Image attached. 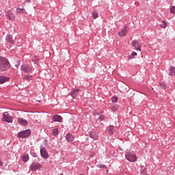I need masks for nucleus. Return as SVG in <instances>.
<instances>
[{
	"mask_svg": "<svg viewBox=\"0 0 175 175\" xmlns=\"http://www.w3.org/2000/svg\"><path fill=\"white\" fill-rule=\"evenodd\" d=\"M10 68L9 65V61L5 57H0V70L1 72H5Z\"/></svg>",
	"mask_w": 175,
	"mask_h": 175,
	"instance_id": "nucleus-1",
	"label": "nucleus"
},
{
	"mask_svg": "<svg viewBox=\"0 0 175 175\" xmlns=\"http://www.w3.org/2000/svg\"><path fill=\"white\" fill-rule=\"evenodd\" d=\"M126 159L129 162H136L137 157H136V154L133 152H127L125 154Z\"/></svg>",
	"mask_w": 175,
	"mask_h": 175,
	"instance_id": "nucleus-2",
	"label": "nucleus"
},
{
	"mask_svg": "<svg viewBox=\"0 0 175 175\" xmlns=\"http://www.w3.org/2000/svg\"><path fill=\"white\" fill-rule=\"evenodd\" d=\"M31 135V131L29 130H25L23 131H20L18 133V137L19 139H25V137H28Z\"/></svg>",
	"mask_w": 175,
	"mask_h": 175,
	"instance_id": "nucleus-3",
	"label": "nucleus"
},
{
	"mask_svg": "<svg viewBox=\"0 0 175 175\" xmlns=\"http://www.w3.org/2000/svg\"><path fill=\"white\" fill-rule=\"evenodd\" d=\"M3 121H5V122H13V118L9 116L8 112H4L3 115Z\"/></svg>",
	"mask_w": 175,
	"mask_h": 175,
	"instance_id": "nucleus-4",
	"label": "nucleus"
},
{
	"mask_svg": "<svg viewBox=\"0 0 175 175\" xmlns=\"http://www.w3.org/2000/svg\"><path fill=\"white\" fill-rule=\"evenodd\" d=\"M31 170H40L42 169V164L39 163L34 162L30 166Z\"/></svg>",
	"mask_w": 175,
	"mask_h": 175,
	"instance_id": "nucleus-5",
	"label": "nucleus"
},
{
	"mask_svg": "<svg viewBox=\"0 0 175 175\" xmlns=\"http://www.w3.org/2000/svg\"><path fill=\"white\" fill-rule=\"evenodd\" d=\"M40 154L41 157L44 158V159H49V153L47 152V150H46V148L44 147L40 148Z\"/></svg>",
	"mask_w": 175,
	"mask_h": 175,
	"instance_id": "nucleus-6",
	"label": "nucleus"
},
{
	"mask_svg": "<svg viewBox=\"0 0 175 175\" xmlns=\"http://www.w3.org/2000/svg\"><path fill=\"white\" fill-rule=\"evenodd\" d=\"M5 16L8 20H10V21H14V20H16V16L11 11L6 12Z\"/></svg>",
	"mask_w": 175,
	"mask_h": 175,
	"instance_id": "nucleus-7",
	"label": "nucleus"
},
{
	"mask_svg": "<svg viewBox=\"0 0 175 175\" xmlns=\"http://www.w3.org/2000/svg\"><path fill=\"white\" fill-rule=\"evenodd\" d=\"M21 70L26 73H29L32 71V68L29 65L25 64L21 66Z\"/></svg>",
	"mask_w": 175,
	"mask_h": 175,
	"instance_id": "nucleus-8",
	"label": "nucleus"
},
{
	"mask_svg": "<svg viewBox=\"0 0 175 175\" xmlns=\"http://www.w3.org/2000/svg\"><path fill=\"white\" fill-rule=\"evenodd\" d=\"M132 46L135 47V50H138L139 51H142V49L140 48V43L137 40H133Z\"/></svg>",
	"mask_w": 175,
	"mask_h": 175,
	"instance_id": "nucleus-9",
	"label": "nucleus"
},
{
	"mask_svg": "<svg viewBox=\"0 0 175 175\" xmlns=\"http://www.w3.org/2000/svg\"><path fill=\"white\" fill-rule=\"evenodd\" d=\"M128 31H129L128 27L124 26L123 29L121 31L118 32V35L120 36H125L126 33H128Z\"/></svg>",
	"mask_w": 175,
	"mask_h": 175,
	"instance_id": "nucleus-10",
	"label": "nucleus"
},
{
	"mask_svg": "<svg viewBox=\"0 0 175 175\" xmlns=\"http://www.w3.org/2000/svg\"><path fill=\"white\" fill-rule=\"evenodd\" d=\"M66 139L67 142L70 143L71 142H73V140H75V137L73 136V135L68 133L66 136Z\"/></svg>",
	"mask_w": 175,
	"mask_h": 175,
	"instance_id": "nucleus-11",
	"label": "nucleus"
},
{
	"mask_svg": "<svg viewBox=\"0 0 175 175\" xmlns=\"http://www.w3.org/2000/svg\"><path fill=\"white\" fill-rule=\"evenodd\" d=\"M18 122L21 124V125H23V126L28 125V122L21 118H18Z\"/></svg>",
	"mask_w": 175,
	"mask_h": 175,
	"instance_id": "nucleus-12",
	"label": "nucleus"
},
{
	"mask_svg": "<svg viewBox=\"0 0 175 175\" xmlns=\"http://www.w3.org/2000/svg\"><path fill=\"white\" fill-rule=\"evenodd\" d=\"M52 120H53L55 122H61V121L62 120V117L59 115H55L53 116Z\"/></svg>",
	"mask_w": 175,
	"mask_h": 175,
	"instance_id": "nucleus-13",
	"label": "nucleus"
},
{
	"mask_svg": "<svg viewBox=\"0 0 175 175\" xmlns=\"http://www.w3.org/2000/svg\"><path fill=\"white\" fill-rule=\"evenodd\" d=\"M9 77L0 76V84H3V83H6V81H9Z\"/></svg>",
	"mask_w": 175,
	"mask_h": 175,
	"instance_id": "nucleus-14",
	"label": "nucleus"
},
{
	"mask_svg": "<svg viewBox=\"0 0 175 175\" xmlns=\"http://www.w3.org/2000/svg\"><path fill=\"white\" fill-rule=\"evenodd\" d=\"M6 40L11 43V44H14V40L13 39V36L12 35H8L6 37Z\"/></svg>",
	"mask_w": 175,
	"mask_h": 175,
	"instance_id": "nucleus-15",
	"label": "nucleus"
},
{
	"mask_svg": "<svg viewBox=\"0 0 175 175\" xmlns=\"http://www.w3.org/2000/svg\"><path fill=\"white\" fill-rule=\"evenodd\" d=\"M79 90H72L70 92L71 96L73 98H76L79 94Z\"/></svg>",
	"mask_w": 175,
	"mask_h": 175,
	"instance_id": "nucleus-16",
	"label": "nucleus"
},
{
	"mask_svg": "<svg viewBox=\"0 0 175 175\" xmlns=\"http://www.w3.org/2000/svg\"><path fill=\"white\" fill-rule=\"evenodd\" d=\"M169 76H175V68L173 66H171L170 68V72L168 73Z\"/></svg>",
	"mask_w": 175,
	"mask_h": 175,
	"instance_id": "nucleus-17",
	"label": "nucleus"
},
{
	"mask_svg": "<svg viewBox=\"0 0 175 175\" xmlns=\"http://www.w3.org/2000/svg\"><path fill=\"white\" fill-rule=\"evenodd\" d=\"M21 158L23 162H28V160L29 159V156H28V154H24L21 157Z\"/></svg>",
	"mask_w": 175,
	"mask_h": 175,
	"instance_id": "nucleus-18",
	"label": "nucleus"
},
{
	"mask_svg": "<svg viewBox=\"0 0 175 175\" xmlns=\"http://www.w3.org/2000/svg\"><path fill=\"white\" fill-rule=\"evenodd\" d=\"M136 55H137V53L133 51L131 55H129V59H133Z\"/></svg>",
	"mask_w": 175,
	"mask_h": 175,
	"instance_id": "nucleus-19",
	"label": "nucleus"
},
{
	"mask_svg": "<svg viewBox=\"0 0 175 175\" xmlns=\"http://www.w3.org/2000/svg\"><path fill=\"white\" fill-rule=\"evenodd\" d=\"M109 133L113 135L114 133V127L113 126H109Z\"/></svg>",
	"mask_w": 175,
	"mask_h": 175,
	"instance_id": "nucleus-20",
	"label": "nucleus"
},
{
	"mask_svg": "<svg viewBox=\"0 0 175 175\" xmlns=\"http://www.w3.org/2000/svg\"><path fill=\"white\" fill-rule=\"evenodd\" d=\"M23 80H27V81H31V80H32V77L25 75L23 77Z\"/></svg>",
	"mask_w": 175,
	"mask_h": 175,
	"instance_id": "nucleus-21",
	"label": "nucleus"
},
{
	"mask_svg": "<svg viewBox=\"0 0 175 175\" xmlns=\"http://www.w3.org/2000/svg\"><path fill=\"white\" fill-rule=\"evenodd\" d=\"M90 137H92V139H94V140H98V135L95 133L91 134Z\"/></svg>",
	"mask_w": 175,
	"mask_h": 175,
	"instance_id": "nucleus-22",
	"label": "nucleus"
},
{
	"mask_svg": "<svg viewBox=\"0 0 175 175\" xmlns=\"http://www.w3.org/2000/svg\"><path fill=\"white\" fill-rule=\"evenodd\" d=\"M92 17L93 18H98V12L94 11L92 12Z\"/></svg>",
	"mask_w": 175,
	"mask_h": 175,
	"instance_id": "nucleus-23",
	"label": "nucleus"
},
{
	"mask_svg": "<svg viewBox=\"0 0 175 175\" xmlns=\"http://www.w3.org/2000/svg\"><path fill=\"white\" fill-rule=\"evenodd\" d=\"M59 132H58V129H54L53 130V136H57V135H58Z\"/></svg>",
	"mask_w": 175,
	"mask_h": 175,
	"instance_id": "nucleus-24",
	"label": "nucleus"
},
{
	"mask_svg": "<svg viewBox=\"0 0 175 175\" xmlns=\"http://www.w3.org/2000/svg\"><path fill=\"white\" fill-rule=\"evenodd\" d=\"M163 25H161V28H166V27H167V24L166 23V22L165 21H162Z\"/></svg>",
	"mask_w": 175,
	"mask_h": 175,
	"instance_id": "nucleus-25",
	"label": "nucleus"
},
{
	"mask_svg": "<svg viewBox=\"0 0 175 175\" xmlns=\"http://www.w3.org/2000/svg\"><path fill=\"white\" fill-rule=\"evenodd\" d=\"M33 61L34 62V64H38L39 63V58L38 57H34V59H33Z\"/></svg>",
	"mask_w": 175,
	"mask_h": 175,
	"instance_id": "nucleus-26",
	"label": "nucleus"
},
{
	"mask_svg": "<svg viewBox=\"0 0 175 175\" xmlns=\"http://www.w3.org/2000/svg\"><path fill=\"white\" fill-rule=\"evenodd\" d=\"M117 100H118V98L117 97H112V98H111V102H112L113 103H117Z\"/></svg>",
	"mask_w": 175,
	"mask_h": 175,
	"instance_id": "nucleus-27",
	"label": "nucleus"
},
{
	"mask_svg": "<svg viewBox=\"0 0 175 175\" xmlns=\"http://www.w3.org/2000/svg\"><path fill=\"white\" fill-rule=\"evenodd\" d=\"M23 10H24V8H16L17 13H22Z\"/></svg>",
	"mask_w": 175,
	"mask_h": 175,
	"instance_id": "nucleus-28",
	"label": "nucleus"
},
{
	"mask_svg": "<svg viewBox=\"0 0 175 175\" xmlns=\"http://www.w3.org/2000/svg\"><path fill=\"white\" fill-rule=\"evenodd\" d=\"M170 12L175 14V6H172V7L170 8Z\"/></svg>",
	"mask_w": 175,
	"mask_h": 175,
	"instance_id": "nucleus-29",
	"label": "nucleus"
},
{
	"mask_svg": "<svg viewBox=\"0 0 175 175\" xmlns=\"http://www.w3.org/2000/svg\"><path fill=\"white\" fill-rule=\"evenodd\" d=\"M111 110H113V111H117V110H118V108L116 106H112Z\"/></svg>",
	"mask_w": 175,
	"mask_h": 175,
	"instance_id": "nucleus-30",
	"label": "nucleus"
},
{
	"mask_svg": "<svg viewBox=\"0 0 175 175\" xmlns=\"http://www.w3.org/2000/svg\"><path fill=\"white\" fill-rule=\"evenodd\" d=\"M99 120H100L101 121H103V120H105V116H103V115L100 116Z\"/></svg>",
	"mask_w": 175,
	"mask_h": 175,
	"instance_id": "nucleus-31",
	"label": "nucleus"
},
{
	"mask_svg": "<svg viewBox=\"0 0 175 175\" xmlns=\"http://www.w3.org/2000/svg\"><path fill=\"white\" fill-rule=\"evenodd\" d=\"M93 114H94V116H98V115H99V113H98V111H94L93 112Z\"/></svg>",
	"mask_w": 175,
	"mask_h": 175,
	"instance_id": "nucleus-32",
	"label": "nucleus"
},
{
	"mask_svg": "<svg viewBox=\"0 0 175 175\" xmlns=\"http://www.w3.org/2000/svg\"><path fill=\"white\" fill-rule=\"evenodd\" d=\"M98 166V167H103V169L106 168V165H100Z\"/></svg>",
	"mask_w": 175,
	"mask_h": 175,
	"instance_id": "nucleus-33",
	"label": "nucleus"
},
{
	"mask_svg": "<svg viewBox=\"0 0 175 175\" xmlns=\"http://www.w3.org/2000/svg\"><path fill=\"white\" fill-rule=\"evenodd\" d=\"M3 163H2V161L0 160V166H3Z\"/></svg>",
	"mask_w": 175,
	"mask_h": 175,
	"instance_id": "nucleus-34",
	"label": "nucleus"
},
{
	"mask_svg": "<svg viewBox=\"0 0 175 175\" xmlns=\"http://www.w3.org/2000/svg\"><path fill=\"white\" fill-rule=\"evenodd\" d=\"M60 175H64V174H61Z\"/></svg>",
	"mask_w": 175,
	"mask_h": 175,
	"instance_id": "nucleus-35",
	"label": "nucleus"
},
{
	"mask_svg": "<svg viewBox=\"0 0 175 175\" xmlns=\"http://www.w3.org/2000/svg\"><path fill=\"white\" fill-rule=\"evenodd\" d=\"M164 90H165V86L163 87Z\"/></svg>",
	"mask_w": 175,
	"mask_h": 175,
	"instance_id": "nucleus-36",
	"label": "nucleus"
}]
</instances>
